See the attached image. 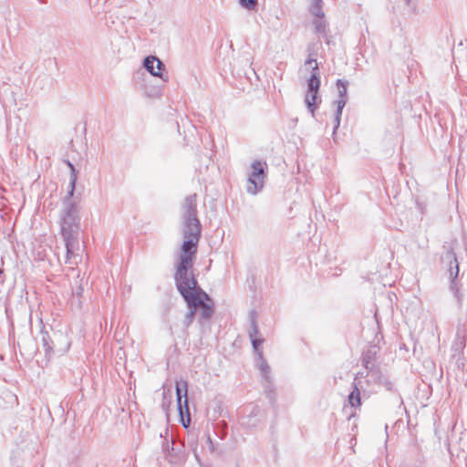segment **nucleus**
Instances as JSON below:
<instances>
[{
  "instance_id": "nucleus-1",
  "label": "nucleus",
  "mask_w": 467,
  "mask_h": 467,
  "mask_svg": "<svg viewBox=\"0 0 467 467\" xmlns=\"http://www.w3.org/2000/svg\"><path fill=\"white\" fill-rule=\"evenodd\" d=\"M60 212V233L66 246V260L68 265L78 262L76 251L79 249L80 206L73 197L65 196Z\"/></svg>"
},
{
  "instance_id": "nucleus-2",
  "label": "nucleus",
  "mask_w": 467,
  "mask_h": 467,
  "mask_svg": "<svg viewBox=\"0 0 467 467\" xmlns=\"http://www.w3.org/2000/svg\"><path fill=\"white\" fill-rule=\"evenodd\" d=\"M175 286L189 309L184 317L183 326L188 328L193 322L197 311L200 310L198 322L202 327H204L213 316V300L201 288L198 283H196V285L192 284H175Z\"/></svg>"
},
{
  "instance_id": "nucleus-3",
  "label": "nucleus",
  "mask_w": 467,
  "mask_h": 467,
  "mask_svg": "<svg viewBox=\"0 0 467 467\" xmlns=\"http://www.w3.org/2000/svg\"><path fill=\"white\" fill-rule=\"evenodd\" d=\"M199 241L200 240L192 238H183L178 255V261L175 264V284H192L196 285V283H198L192 274V270Z\"/></svg>"
},
{
  "instance_id": "nucleus-4",
  "label": "nucleus",
  "mask_w": 467,
  "mask_h": 467,
  "mask_svg": "<svg viewBox=\"0 0 467 467\" xmlns=\"http://www.w3.org/2000/svg\"><path fill=\"white\" fill-rule=\"evenodd\" d=\"M197 214V194L193 193L186 196L182 204V234L183 238L201 239L202 223Z\"/></svg>"
},
{
  "instance_id": "nucleus-5",
  "label": "nucleus",
  "mask_w": 467,
  "mask_h": 467,
  "mask_svg": "<svg viewBox=\"0 0 467 467\" xmlns=\"http://www.w3.org/2000/svg\"><path fill=\"white\" fill-rule=\"evenodd\" d=\"M251 168L252 171L248 174L246 191L248 193L255 195L264 188L268 166L265 161L255 160L252 162Z\"/></svg>"
},
{
  "instance_id": "nucleus-6",
  "label": "nucleus",
  "mask_w": 467,
  "mask_h": 467,
  "mask_svg": "<svg viewBox=\"0 0 467 467\" xmlns=\"http://www.w3.org/2000/svg\"><path fill=\"white\" fill-rule=\"evenodd\" d=\"M175 390L181 422L185 428H188L191 423V412L187 397L188 382L186 380L182 382L176 381Z\"/></svg>"
},
{
  "instance_id": "nucleus-7",
  "label": "nucleus",
  "mask_w": 467,
  "mask_h": 467,
  "mask_svg": "<svg viewBox=\"0 0 467 467\" xmlns=\"http://www.w3.org/2000/svg\"><path fill=\"white\" fill-rule=\"evenodd\" d=\"M143 67L154 77L168 81V73L165 72L164 63L156 56H147L143 59Z\"/></svg>"
},
{
  "instance_id": "nucleus-8",
  "label": "nucleus",
  "mask_w": 467,
  "mask_h": 467,
  "mask_svg": "<svg viewBox=\"0 0 467 467\" xmlns=\"http://www.w3.org/2000/svg\"><path fill=\"white\" fill-rule=\"evenodd\" d=\"M245 413L242 416V424L247 428H256L263 418L262 410L256 405H250L245 408Z\"/></svg>"
},
{
  "instance_id": "nucleus-9",
  "label": "nucleus",
  "mask_w": 467,
  "mask_h": 467,
  "mask_svg": "<svg viewBox=\"0 0 467 467\" xmlns=\"http://www.w3.org/2000/svg\"><path fill=\"white\" fill-rule=\"evenodd\" d=\"M51 346V358L53 356H62L70 348L71 342L67 335L61 332H53V342Z\"/></svg>"
},
{
  "instance_id": "nucleus-10",
  "label": "nucleus",
  "mask_w": 467,
  "mask_h": 467,
  "mask_svg": "<svg viewBox=\"0 0 467 467\" xmlns=\"http://www.w3.org/2000/svg\"><path fill=\"white\" fill-rule=\"evenodd\" d=\"M257 314L255 311H251L249 314L250 327L248 329V335L253 345L254 352H259L264 338L259 337V328L256 321Z\"/></svg>"
},
{
  "instance_id": "nucleus-11",
  "label": "nucleus",
  "mask_w": 467,
  "mask_h": 467,
  "mask_svg": "<svg viewBox=\"0 0 467 467\" xmlns=\"http://www.w3.org/2000/svg\"><path fill=\"white\" fill-rule=\"evenodd\" d=\"M446 259L449 261L450 264L448 269L449 278L451 280L450 288L457 296L458 288L456 286V279L458 278L459 275V263L457 261L456 254L452 250L447 252Z\"/></svg>"
},
{
  "instance_id": "nucleus-12",
  "label": "nucleus",
  "mask_w": 467,
  "mask_h": 467,
  "mask_svg": "<svg viewBox=\"0 0 467 467\" xmlns=\"http://www.w3.org/2000/svg\"><path fill=\"white\" fill-rule=\"evenodd\" d=\"M255 354L258 355L259 359H260V364H259L258 368L261 370L263 378L265 381V391L267 392V396L270 399H272V394H273L272 382L270 380V376H269L270 367L267 364L266 360L263 358V352H262L261 348H259V352H255Z\"/></svg>"
},
{
  "instance_id": "nucleus-13",
  "label": "nucleus",
  "mask_w": 467,
  "mask_h": 467,
  "mask_svg": "<svg viewBox=\"0 0 467 467\" xmlns=\"http://www.w3.org/2000/svg\"><path fill=\"white\" fill-rule=\"evenodd\" d=\"M379 351V348L377 345H371L363 351L361 362L366 369L370 368L372 364H376L375 361Z\"/></svg>"
},
{
  "instance_id": "nucleus-14",
  "label": "nucleus",
  "mask_w": 467,
  "mask_h": 467,
  "mask_svg": "<svg viewBox=\"0 0 467 467\" xmlns=\"http://www.w3.org/2000/svg\"><path fill=\"white\" fill-rule=\"evenodd\" d=\"M321 101L322 99L319 96V92H306L305 97V104L312 117H315V112L318 109Z\"/></svg>"
},
{
  "instance_id": "nucleus-15",
  "label": "nucleus",
  "mask_w": 467,
  "mask_h": 467,
  "mask_svg": "<svg viewBox=\"0 0 467 467\" xmlns=\"http://www.w3.org/2000/svg\"><path fill=\"white\" fill-rule=\"evenodd\" d=\"M321 85L318 64L312 67L311 76L307 79V91L306 92H319Z\"/></svg>"
},
{
  "instance_id": "nucleus-16",
  "label": "nucleus",
  "mask_w": 467,
  "mask_h": 467,
  "mask_svg": "<svg viewBox=\"0 0 467 467\" xmlns=\"http://www.w3.org/2000/svg\"><path fill=\"white\" fill-rule=\"evenodd\" d=\"M366 370L367 382L368 384H379L380 380H383L384 374L378 365L372 364L371 368Z\"/></svg>"
},
{
  "instance_id": "nucleus-17",
  "label": "nucleus",
  "mask_w": 467,
  "mask_h": 467,
  "mask_svg": "<svg viewBox=\"0 0 467 467\" xmlns=\"http://www.w3.org/2000/svg\"><path fill=\"white\" fill-rule=\"evenodd\" d=\"M41 342L45 350L47 358H51V346L53 342V334L50 335L47 331H41Z\"/></svg>"
},
{
  "instance_id": "nucleus-18",
  "label": "nucleus",
  "mask_w": 467,
  "mask_h": 467,
  "mask_svg": "<svg viewBox=\"0 0 467 467\" xmlns=\"http://www.w3.org/2000/svg\"><path fill=\"white\" fill-rule=\"evenodd\" d=\"M334 105H336V112H335V119H334V129L333 133L336 132V130L338 129L340 125L341 116L343 109L345 108V101L343 99H337L334 101Z\"/></svg>"
},
{
  "instance_id": "nucleus-19",
  "label": "nucleus",
  "mask_w": 467,
  "mask_h": 467,
  "mask_svg": "<svg viewBox=\"0 0 467 467\" xmlns=\"http://www.w3.org/2000/svg\"><path fill=\"white\" fill-rule=\"evenodd\" d=\"M78 171L74 167L73 169H70V176H69V185H68V191L66 196L68 197H74V192L76 190V183L78 181Z\"/></svg>"
},
{
  "instance_id": "nucleus-20",
  "label": "nucleus",
  "mask_w": 467,
  "mask_h": 467,
  "mask_svg": "<svg viewBox=\"0 0 467 467\" xmlns=\"http://www.w3.org/2000/svg\"><path fill=\"white\" fill-rule=\"evenodd\" d=\"M348 402L351 407L361 405L360 391L357 384L354 383L353 390L348 395Z\"/></svg>"
},
{
  "instance_id": "nucleus-21",
  "label": "nucleus",
  "mask_w": 467,
  "mask_h": 467,
  "mask_svg": "<svg viewBox=\"0 0 467 467\" xmlns=\"http://www.w3.org/2000/svg\"><path fill=\"white\" fill-rule=\"evenodd\" d=\"M325 16V15L321 17H317L314 21H313V24L315 26V32L317 34H319L321 36H326V33H327V22L323 19Z\"/></svg>"
},
{
  "instance_id": "nucleus-22",
  "label": "nucleus",
  "mask_w": 467,
  "mask_h": 467,
  "mask_svg": "<svg viewBox=\"0 0 467 467\" xmlns=\"http://www.w3.org/2000/svg\"><path fill=\"white\" fill-rule=\"evenodd\" d=\"M337 87L338 89V99H343L345 101V105L348 101V81L343 79L337 80Z\"/></svg>"
},
{
  "instance_id": "nucleus-23",
  "label": "nucleus",
  "mask_w": 467,
  "mask_h": 467,
  "mask_svg": "<svg viewBox=\"0 0 467 467\" xmlns=\"http://www.w3.org/2000/svg\"><path fill=\"white\" fill-rule=\"evenodd\" d=\"M465 346L466 341L455 337L454 342L451 346V350L453 352L452 357L455 358L457 354L462 355L463 353Z\"/></svg>"
},
{
  "instance_id": "nucleus-24",
  "label": "nucleus",
  "mask_w": 467,
  "mask_h": 467,
  "mask_svg": "<svg viewBox=\"0 0 467 467\" xmlns=\"http://www.w3.org/2000/svg\"><path fill=\"white\" fill-rule=\"evenodd\" d=\"M310 12L316 17L323 16L324 12L322 10V0H312Z\"/></svg>"
},
{
  "instance_id": "nucleus-25",
  "label": "nucleus",
  "mask_w": 467,
  "mask_h": 467,
  "mask_svg": "<svg viewBox=\"0 0 467 467\" xmlns=\"http://www.w3.org/2000/svg\"><path fill=\"white\" fill-rule=\"evenodd\" d=\"M239 4L247 10H254L257 6V0H239Z\"/></svg>"
},
{
  "instance_id": "nucleus-26",
  "label": "nucleus",
  "mask_w": 467,
  "mask_h": 467,
  "mask_svg": "<svg viewBox=\"0 0 467 467\" xmlns=\"http://www.w3.org/2000/svg\"><path fill=\"white\" fill-rule=\"evenodd\" d=\"M462 340L466 341L467 337V327L465 325H459L457 327L456 337Z\"/></svg>"
},
{
  "instance_id": "nucleus-27",
  "label": "nucleus",
  "mask_w": 467,
  "mask_h": 467,
  "mask_svg": "<svg viewBox=\"0 0 467 467\" xmlns=\"http://www.w3.org/2000/svg\"><path fill=\"white\" fill-rule=\"evenodd\" d=\"M379 385H382L385 387V389L389 391L394 390V385L393 383L384 375L383 380H380Z\"/></svg>"
},
{
  "instance_id": "nucleus-28",
  "label": "nucleus",
  "mask_w": 467,
  "mask_h": 467,
  "mask_svg": "<svg viewBox=\"0 0 467 467\" xmlns=\"http://www.w3.org/2000/svg\"><path fill=\"white\" fill-rule=\"evenodd\" d=\"M379 385H382L385 387V389L389 391L394 390V385L393 383L384 375L383 380H380Z\"/></svg>"
},
{
  "instance_id": "nucleus-29",
  "label": "nucleus",
  "mask_w": 467,
  "mask_h": 467,
  "mask_svg": "<svg viewBox=\"0 0 467 467\" xmlns=\"http://www.w3.org/2000/svg\"><path fill=\"white\" fill-rule=\"evenodd\" d=\"M163 450L167 451L168 456H170L171 455V451H173L174 450L173 449V444L171 446H170L169 443H168V441H163Z\"/></svg>"
},
{
  "instance_id": "nucleus-30",
  "label": "nucleus",
  "mask_w": 467,
  "mask_h": 467,
  "mask_svg": "<svg viewBox=\"0 0 467 467\" xmlns=\"http://www.w3.org/2000/svg\"><path fill=\"white\" fill-rule=\"evenodd\" d=\"M316 63H317V59L311 57V54H309V57L306 60V65L312 66V64H314V66H316Z\"/></svg>"
},
{
  "instance_id": "nucleus-31",
  "label": "nucleus",
  "mask_w": 467,
  "mask_h": 467,
  "mask_svg": "<svg viewBox=\"0 0 467 467\" xmlns=\"http://www.w3.org/2000/svg\"><path fill=\"white\" fill-rule=\"evenodd\" d=\"M83 293V287L81 285H78L76 290L74 291V295H77L78 296H80Z\"/></svg>"
},
{
  "instance_id": "nucleus-32",
  "label": "nucleus",
  "mask_w": 467,
  "mask_h": 467,
  "mask_svg": "<svg viewBox=\"0 0 467 467\" xmlns=\"http://www.w3.org/2000/svg\"><path fill=\"white\" fill-rule=\"evenodd\" d=\"M322 36L325 38V42H326V44H327V46H329V45H330V43H331V41H332V40H331V38H332V37H331L330 36H327V33H326V36Z\"/></svg>"
},
{
  "instance_id": "nucleus-33",
  "label": "nucleus",
  "mask_w": 467,
  "mask_h": 467,
  "mask_svg": "<svg viewBox=\"0 0 467 467\" xmlns=\"http://www.w3.org/2000/svg\"><path fill=\"white\" fill-rule=\"evenodd\" d=\"M65 163L69 168V170L73 169L75 167L74 164L70 161H68V160L65 161Z\"/></svg>"
},
{
  "instance_id": "nucleus-34",
  "label": "nucleus",
  "mask_w": 467,
  "mask_h": 467,
  "mask_svg": "<svg viewBox=\"0 0 467 467\" xmlns=\"http://www.w3.org/2000/svg\"><path fill=\"white\" fill-rule=\"evenodd\" d=\"M358 377L362 378L364 377V373L363 372H358L355 378V379H357Z\"/></svg>"
},
{
  "instance_id": "nucleus-35",
  "label": "nucleus",
  "mask_w": 467,
  "mask_h": 467,
  "mask_svg": "<svg viewBox=\"0 0 467 467\" xmlns=\"http://www.w3.org/2000/svg\"><path fill=\"white\" fill-rule=\"evenodd\" d=\"M410 0H406V4L410 5Z\"/></svg>"
}]
</instances>
